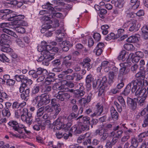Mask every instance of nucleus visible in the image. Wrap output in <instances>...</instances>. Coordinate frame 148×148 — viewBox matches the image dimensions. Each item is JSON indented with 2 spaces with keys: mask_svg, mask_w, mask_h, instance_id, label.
Instances as JSON below:
<instances>
[{
  "mask_svg": "<svg viewBox=\"0 0 148 148\" xmlns=\"http://www.w3.org/2000/svg\"><path fill=\"white\" fill-rule=\"evenodd\" d=\"M14 17H12L13 21H20L21 20L23 19L24 18V16L22 15H18L16 14H13Z\"/></svg>",
  "mask_w": 148,
  "mask_h": 148,
  "instance_id": "obj_37",
  "label": "nucleus"
},
{
  "mask_svg": "<svg viewBox=\"0 0 148 148\" xmlns=\"http://www.w3.org/2000/svg\"><path fill=\"white\" fill-rule=\"evenodd\" d=\"M52 5L49 3H48L45 5H42V7L44 9H46L49 10V13L51 14H53V16L57 18H64L63 15L62 14L59 12L54 13L53 12L54 9L51 6Z\"/></svg>",
  "mask_w": 148,
  "mask_h": 148,
  "instance_id": "obj_7",
  "label": "nucleus"
},
{
  "mask_svg": "<svg viewBox=\"0 0 148 148\" xmlns=\"http://www.w3.org/2000/svg\"><path fill=\"white\" fill-rule=\"evenodd\" d=\"M93 37L95 40L97 42L99 41L101 38V35L98 33H95Z\"/></svg>",
  "mask_w": 148,
  "mask_h": 148,
  "instance_id": "obj_53",
  "label": "nucleus"
},
{
  "mask_svg": "<svg viewBox=\"0 0 148 148\" xmlns=\"http://www.w3.org/2000/svg\"><path fill=\"white\" fill-rule=\"evenodd\" d=\"M90 118L88 116H84L82 118V122L83 124L89 125L90 124Z\"/></svg>",
  "mask_w": 148,
  "mask_h": 148,
  "instance_id": "obj_39",
  "label": "nucleus"
},
{
  "mask_svg": "<svg viewBox=\"0 0 148 148\" xmlns=\"http://www.w3.org/2000/svg\"><path fill=\"white\" fill-rule=\"evenodd\" d=\"M2 114L3 117L8 118L10 116L11 114L9 109L8 107H6L2 111Z\"/></svg>",
  "mask_w": 148,
  "mask_h": 148,
  "instance_id": "obj_25",
  "label": "nucleus"
},
{
  "mask_svg": "<svg viewBox=\"0 0 148 148\" xmlns=\"http://www.w3.org/2000/svg\"><path fill=\"white\" fill-rule=\"evenodd\" d=\"M93 80V78L92 75L90 74L88 75L86 77V83H91Z\"/></svg>",
  "mask_w": 148,
  "mask_h": 148,
  "instance_id": "obj_48",
  "label": "nucleus"
},
{
  "mask_svg": "<svg viewBox=\"0 0 148 148\" xmlns=\"http://www.w3.org/2000/svg\"><path fill=\"white\" fill-rule=\"evenodd\" d=\"M79 102L80 103V106L84 107H85L86 105L89 103L85 98H83L79 100Z\"/></svg>",
  "mask_w": 148,
  "mask_h": 148,
  "instance_id": "obj_40",
  "label": "nucleus"
},
{
  "mask_svg": "<svg viewBox=\"0 0 148 148\" xmlns=\"http://www.w3.org/2000/svg\"><path fill=\"white\" fill-rule=\"evenodd\" d=\"M1 37L0 43H9L10 42V37L6 34H2Z\"/></svg>",
  "mask_w": 148,
  "mask_h": 148,
  "instance_id": "obj_18",
  "label": "nucleus"
},
{
  "mask_svg": "<svg viewBox=\"0 0 148 148\" xmlns=\"http://www.w3.org/2000/svg\"><path fill=\"white\" fill-rule=\"evenodd\" d=\"M112 70L114 71H110L108 74L109 81L108 83L110 84H112L113 82L114 77L118 71V69L115 67H113Z\"/></svg>",
  "mask_w": 148,
  "mask_h": 148,
  "instance_id": "obj_11",
  "label": "nucleus"
},
{
  "mask_svg": "<svg viewBox=\"0 0 148 148\" xmlns=\"http://www.w3.org/2000/svg\"><path fill=\"white\" fill-rule=\"evenodd\" d=\"M78 114H75L74 112L71 113L68 116L67 119L70 120L73 118H75L78 116Z\"/></svg>",
  "mask_w": 148,
  "mask_h": 148,
  "instance_id": "obj_46",
  "label": "nucleus"
},
{
  "mask_svg": "<svg viewBox=\"0 0 148 148\" xmlns=\"http://www.w3.org/2000/svg\"><path fill=\"white\" fill-rule=\"evenodd\" d=\"M135 77L139 80H143L145 77V73L143 71H140L135 75Z\"/></svg>",
  "mask_w": 148,
  "mask_h": 148,
  "instance_id": "obj_31",
  "label": "nucleus"
},
{
  "mask_svg": "<svg viewBox=\"0 0 148 148\" xmlns=\"http://www.w3.org/2000/svg\"><path fill=\"white\" fill-rule=\"evenodd\" d=\"M136 23L135 21H130L129 27V30L130 32L135 31L138 29L136 26Z\"/></svg>",
  "mask_w": 148,
  "mask_h": 148,
  "instance_id": "obj_21",
  "label": "nucleus"
},
{
  "mask_svg": "<svg viewBox=\"0 0 148 148\" xmlns=\"http://www.w3.org/2000/svg\"><path fill=\"white\" fill-rule=\"evenodd\" d=\"M64 36L65 34L64 33L59 34V35L58 36L56 39V41L58 42H60L62 41L63 40V39L64 37Z\"/></svg>",
  "mask_w": 148,
  "mask_h": 148,
  "instance_id": "obj_49",
  "label": "nucleus"
},
{
  "mask_svg": "<svg viewBox=\"0 0 148 148\" xmlns=\"http://www.w3.org/2000/svg\"><path fill=\"white\" fill-rule=\"evenodd\" d=\"M118 99L123 107L125 108L126 105L123 98L122 96H119L118 97Z\"/></svg>",
  "mask_w": 148,
  "mask_h": 148,
  "instance_id": "obj_38",
  "label": "nucleus"
},
{
  "mask_svg": "<svg viewBox=\"0 0 148 148\" xmlns=\"http://www.w3.org/2000/svg\"><path fill=\"white\" fill-rule=\"evenodd\" d=\"M137 79L133 80L127 86L123 92V94L124 95L127 96L129 94L131 91L132 86H133L132 88V92L134 93L135 92V89L136 88V86L137 84Z\"/></svg>",
  "mask_w": 148,
  "mask_h": 148,
  "instance_id": "obj_4",
  "label": "nucleus"
},
{
  "mask_svg": "<svg viewBox=\"0 0 148 148\" xmlns=\"http://www.w3.org/2000/svg\"><path fill=\"white\" fill-rule=\"evenodd\" d=\"M44 108L43 107H41L40 108L37 110V117H41L43 115L44 113Z\"/></svg>",
  "mask_w": 148,
  "mask_h": 148,
  "instance_id": "obj_44",
  "label": "nucleus"
},
{
  "mask_svg": "<svg viewBox=\"0 0 148 148\" xmlns=\"http://www.w3.org/2000/svg\"><path fill=\"white\" fill-rule=\"evenodd\" d=\"M0 60L2 62L5 61L7 62H8L9 61V60L5 55L2 54L0 56Z\"/></svg>",
  "mask_w": 148,
  "mask_h": 148,
  "instance_id": "obj_56",
  "label": "nucleus"
},
{
  "mask_svg": "<svg viewBox=\"0 0 148 148\" xmlns=\"http://www.w3.org/2000/svg\"><path fill=\"white\" fill-rule=\"evenodd\" d=\"M113 130L114 131H116V136L113 138L112 140L113 142L114 141L115 142H116L117 141L116 138H121L122 135L123 133V131L119 125L115 127L113 129Z\"/></svg>",
  "mask_w": 148,
  "mask_h": 148,
  "instance_id": "obj_10",
  "label": "nucleus"
},
{
  "mask_svg": "<svg viewBox=\"0 0 148 148\" xmlns=\"http://www.w3.org/2000/svg\"><path fill=\"white\" fill-rule=\"evenodd\" d=\"M32 114L28 112V110L26 108H23L22 114L21 115V120L23 122H26L29 125H31L32 123Z\"/></svg>",
  "mask_w": 148,
  "mask_h": 148,
  "instance_id": "obj_3",
  "label": "nucleus"
},
{
  "mask_svg": "<svg viewBox=\"0 0 148 148\" xmlns=\"http://www.w3.org/2000/svg\"><path fill=\"white\" fill-rule=\"evenodd\" d=\"M124 3V0H117L115 3V5L120 8L123 7Z\"/></svg>",
  "mask_w": 148,
  "mask_h": 148,
  "instance_id": "obj_36",
  "label": "nucleus"
},
{
  "mask_svg": "<svg viewBox=\"0 0 148 148\" xmlns=\"http://www.w3.org/2000/svg\"><path fill=\"white\" fill-rule=\"evenodd\" d=\"M50 123V121L49 120H46L43 122H42L38 125H39L40 128L42 130H45L46 128L47 125H49Z\"/></svg>",
  "mask_w": 148,
  "mask_h": 148,
  "instance_id": "obj_28",
  "label": "nucleus"
},
{
  "mask_svg": "<svg viewBox=\"0 0 148 148\" xmlns=\"http://www.w3.org/2000/svg\"><path fill=\"white\" fill-rule=\"evenodd\" d=\"M134 54L132 53H130L129 56V58H132V62H138L140 59V58L138 56H135L133 57Z\"/></svg>",
  "mask_w": 148,
  "mask_h": 148,
  "instance_id": "obj_29",
  "label": "nucleus"
},
{
  "mask_svg": "<svg viewBox=\"0 0 148 148\" xmlns=\"http://www.w3.org/2000/svg\"><path fill=\"white\" fill-rule=\"evenodd\" d=\"M110 64L107 61L102 62L101 64V67H102L103 68H104L106 67L110 66Z\"/></svg>",
  "mask_w": 148,
  "mask_h": 148,
  "instance_id": "obj_60",
  "label": "nucleus"
},
{
  "mask_svg": "<svg viewBox=\"0 0 148 148\" xmlns=\"http://www.w3.org/2000/svg\"><path fill=\"white\" fill-rule=\"evenodd\" d=\"M136 83L135 91L137 88L138 89L135 92V95L138 98H140L143 96H147V94L146 93V89L143 88L141 85L142 82L137 79Z\"/></svg>",
  "mask_w": 148,
  "mask_h": 148,
  "instance_id": "obj_2",
  "label": "nucleus"
},
{
  "mask_svg": "<svg viewBox=\"0 0 148 148\" xmlns=\"http://www.w3.org/2000/svg\"><path fill=\"white\" fill-rule=\"evenodd\" d=\"M107 77L106 76H104L103 77L101 82V84H102V85L103 86H107Z\"/></svg>",
  "mask_w": 148,
  "mask_h": 148,
  "instance_id": "obj_62",
  "label": "nucleus"
},
{
  "mask_svg": "<svg viewBox=\"0 0 148 148\" xmlns=\"http://www.w3.org/2000/svg\"><path fill=\"white\" fill-rule=\"evenodd\" d=\"M42 107L44 108V110L48 112H52L53 110V107L51 106H49L47 105L46 106H43Z\"/></svg>",
  "mask_w": 148,
  "mask_h": 148,
  "instance_id": "obj_41",
  "label": "nucleus"
},
{
  "mask_svg": "<svg viewBox=\"0 0 148 148\" xmlns=\"http://www.w3.org/2000/svg\"><path fill=\"white\" fill-rule=\"evenodd\" d=\"M127 103L130 105L132 109L133 110H135L136 108L137 103L132 99L130 98H128L127 99Z\"/></svg>",
  "mask_w": 148,
  "mask_h": 148,
  "instance_id": "obj_24",
  "label": "nucleus"
},
{
  "mask_svg": "<svg viewBox=\"0 0 148 148\" xmlns=\"http://www.w3.org/2000/svg\"><path fill=\"white\" fill-rule=\"evenodd\" d=\"M71 125V123H68L66 124H63L62 127L64 128V130L66 132L69 129Z\"/></svg>",
  "mask_w": 148,
  "mask_h": 148,
  "instance_id": "obj_51",
  "label": "nucleus"
},
{
  "mask_svg": "<svg viewBox=\"0 0 148 148\" xmlns=\"http://www.w3.org/2000/svg\"><path fill=\"white\" fill-rule=\"evenodd\" d=\"M109 27L107 25H103L101 27V29L102 30V33L104 35H106L107 34L108 32V29Z\"/></svg>",
  "mask_w": 148,
  "mask_h": 148,
  "instance_id": "obj_35",
  "label": "nucleus"
},
{
  "mask_svg": "<svg viewBox=\"0 0 148 148\" xmlns=\"http://www.w3.org/2000/svg\"><path fill=\"white\" fill-rule=\"evenodd\" d=\"M107 130L106 128H103L101 130H97L95 131L96 134H98L99 136H101L100 138V140L101 141H104L109 136L108 133L107 132Z\"/></svg>",
  "mask_w": 148,
  "mask_h": 148,
  "instance_id": "obj_8",
  "label": "nucleus"
},
{
  "mask_svg": "<svg viewBox=\"0 0 148 148\" xmlns=\"http://www.w3.org/2000/svg\"><path fill=\"white\" fill-rule=\"evenodd\" d=\"M129 72L128 70L126 69V67L124 66L120 69L119 76H121L123 75H125L127 74Z\"/></svg>",
  "mask_w": 148,
  "mask_h": 148,
  "instance_id": "obj_27",
  "label": "nucleus"
},
{
  "mask_svg": "<svg viewBox=\"0 0 148 148\" xmlns=\"http://www.w3.org/2000/svg\"><path fill=\"white\" fill-rule=\"evenodd\" d=\"M52 64L54 66H57L61 64L60 61V60L56 59L52 61Z\"/></svg>",
  "mask_w": 148,
  "mask_h": 148,
  "instance_id": "obj_58",
  "label": "nucleus"
},
{
  "mask_svg": "<svg viewBox=\"0 0 148 148\" xmlns=\"http://www.w3.org/2000/svg\"><path fill=\"white\" fill-rule=\"evenodd\" d=\"M44 20L46 21L51 20L53 19V15L52 14H49L47 15H45L44 16Z\"/></svg>",
  "mask_w": 148,
  "mask_h": 148,
  "instance_id": "obj_57",
  "label": "nucleus"
},
{
  "mask_svg": "<svg viewBox=\"0 0 148 148\" xmlns=\"http://www.w3.org/2000/svg\"><path fill=\"white\" fill-rule=\"evenodd\" d=\"M110 112L112 118L113 120L114 121L117 120L119 118V114L114 107H111Z\"/></svg>",
  "mask_w": 148,
  "mask_h": 148,
  "instance_id": "obj_17",
  "label": "nucleus"
},
{
  "mask_svg": "<svg viewBox=\"0 0 148 148\" xmlns=\"http://www.w3.org/2000/svg\"><path fill=\"white\" fill-rule=\"evenodd\" d=\"M82 64L83 66L86 68L88 71H89L92 67V64L91 60L88 58L84 59Z\"/></svg>",
  "mask_w": 148,
  "mask_h": 148,
  "instance_id": "obj_12",
  "label": "nucleus"
},
{
  "mask_svg": "<svg viewBox=\"0 0 148 148\" xmlns=\"http://www.w3.org/2000/svg\"><path fill=\"white\" fill-rule=\"evenodd\" d=\"M116 38L115 36V34L113 33H111L108 34L105 38V39L107 40H109L112 39Z\"/></svg>",
  "mask_w": 148,
  "mask_h": 148,
  "instance_id": "obj_45",
  "label": "nucleus"
},
{
  "mask_svg": "<svg viewBox=\"0 0 148 148\" xmlns=\"http://www.w3.org/2000/svg\"><path fill=\"white\" fill-rule=\"evenodd\" d=\"M40 97V102L42 104H47L50 103V99L49 95L44 93L41 94Z\"/></svg>",
  "mask_w": 148,
  "mask_h": 148,
  "instance_id": "obj_14",
  "label": "nucleus"
},
{
  "mask_svg": "<svg viewBox=\"0 0 148 148\" xmlns=\"http://www.w3.org/2000/svg\"><path fill=\"white\" fill-rule=\"evenodd\" d=\"M126 40L128 42H135L136 41V38L134 36H132L129 37Z\"/></svg>",
  "mask_w": 148,
  "mask_h": 148,
  "instance_id": "obj_47",
  "label": "nucleus"
},
{
  "mask_svg": "<svg viewBox=\"0 0 148 148\" xmlns=\"http://www.w3.org/2000/svg\"><path fill=\"white\" fill-rule=\"evenodd\" d=\"M85 94V92L84 91H80L79 89L75 90L74 95L76 97L79 98L83 96Z\"/></svg>",
  "mask_w": 148,
  "mask_h": 148,
  "instance_id": "obj_26",
  "label": "nucleus"
},
{
  "mask_svg": "<svg viewBox=\"0 0 148 148\" xmlns=\"http://www.w3.org/2000/svg\"><path fill=\"white\" fill-rule=\"evenodd\" d=\"M138 65L136 64H135L132 66L131 70L133 73H135L136 71L138 70Z\"/></svg>",
  "mask_w": 148,
  "mask_h": 148,
  "instance_id": "obj_61",
  "label": "nucleus"
},
{
  "mask_svg": "<svg viewBox=\"0 0 148 148\" xmlns=\"http://www.w3.org/2000/svg\"><path fill=\"white\" fill-rule=\"evenodd\" d=\"M50 28V27L47 24H45L42 26V28L41 29L40 32L41 33H44L47 29Z\"/></svg>",
  "mask_w": 148,
  "mask_h": 148,
  "instance_id": "obj_50",
  "label": "nucleus"
},
{
  "mask_svg": "<svg viewBox=\"0 0 148 148\" xmlns=\"http://www.w3.org/2000/svg\"><path fill=\"white\" fill-rule=\"evenodd\" d=\"M147 136V134L146 132H143L138 136V140L139 142H141L143 140V139L142 138L145 137L146 136Z\"/></svg>",
  "mask_w": 148,
  "mask_h": 148,
  "instance_id": "obj_54",
  "label": "nucleus"
},
{
  "mask_svg": "<svg viewBox=\"0 0 148 148\" xmlns=\"http://www.w3.org/2000/svg\"><path fill=\"white\" fill-rule=\"evenodd\" d=\"M9 43H0V50L2 51L8 53L12 51V49L10 47Z\"/></svg>",
  "mask_w": 148,
  "mask_h": 148,
  "instance_id": "obj_13",
  "label": "nucleus"
},
{
  "mask_svg": "<svg viewBox=\"0 0 148 148\" xmlns=\"http://www.w3.org/2000/svg\"><path fill=\"white\" fill-rule=\"evenodd\" d=\"M80 127H81V129L82 131L88 130H89V125L87 124H83L82 125H80Z\"/></svg>",
  "mask_w": 148,
  "mask_h": 148,
  "instance_id": "obj_59",
  "label": "nucleus"
},
{
  "mask_svg": "<svg viewBox=\"0 0 148 148\" xmlns=\"http://www.w3.org/2000/svg\"><path fill=\"white\" fill-rule=\"evenodd\" d=\"M70 131L74 133L75 134H80L82 131L80 125H78L77 126L76 125H74L71 127Z\"/></svg>",
  "mask_w": 148,
  "mask_h": 148,
  "instance_id": "obj_19",
  "label": "nucleus"
},
{
  "mask_svg": "<svg viewBox=\"0 0 148 148\" xmlns=\"http://www.w3.org/2000/svg\"><path fill=\"white\" fill-rule=\"evenodd\" d=\"M10 10L8 9L2 10L0 11V18L2 20L13 21V14H10Z\"/></svg>",
  "mask_w": 148,
  "mask_h": 148,
  "instance_id": "obj_5",
  "label": "nucleus"
},
{
  "mask_svg": "<svg viewBox=\"0 0 148 148\" xmlns=\"http://www.w3.org/2000/svg\"><path fill=\"white\" fill-rule=\"evenodd\" d=\"M142 36L145 40H148V27L146 25H144L141 29Z\"/></svg>",
  "mask_w": 148,
  "mask_h": 148,
  "instance_id": "obj_20",
  "label": "nucleus"
},
{
  "mask_svg": "<svg viewBox=\"0 0 148 148\" xmlns=\"http://www.w3.org/2000/svg\"><path fill=\"white\" fill-rule=\"evenodd\" d=\"M40 95L36 96L33 98L32 100L33 103L34 104H36L38 103V106H39L41 105L40 102Z\"/></svg>",
  "mask_w": 148,
  "mask_h": 148,
  "instance_id": "obj_30",
  "label": "nucleus"
},
{
  "mask_svg": "<svg viewBox=\"0 0 148 148\" xmlns=\"http://www.w3.org/2000/svg\"><path fill=\"white\" fill-rule=\"evenodd\" d=\"M119 77L118 78V82L119 83L117 85L116 88L118 89H121L123 87L124 85V83L123 82V79H120Z\"/></svg>",
  "mask_w": 148,
  "mask_h": 148,
  "instance_id": "obj_42",
  "label": "nucleus"
},
{
  "mask_svg": "<svg viewBox=\"0 0 148 148\" xmlns=\"http://www.w3.org/2000/svg\"><path fill=\"white\" fill-rule=\"evenodd\" d=\"M57 100L55 99H52L51 100V105L53 107L56 106L58 105H60L57 102Z\"/></svg>",
  "mask_w": 148,
  "mask_h": 148,
  "instance_id": "obj_63",
  "label": "nucleus"
},
{
  "mask_svg": "<svg viewBox=\"0 0 148 148\" xmlns=\"http://www.w3.org/2000/svg\"><path fill=\"white\" fill-rule=\"evenodd\" d=\"M54 80V78H50L47 77L45 79V83L46 85H49L51 84V83L53 82Z\"/></svg>",
  "mask_w": 148,
  "mask_h": 148,
  "instance_id": "obj_43",
  "label": "nucleus"
},
{
  "mask_svg": "<svg viewBox=\"0 0 148 148\" xmlns=\"http://www.w3.org/2000/svg\"><path fill=\"white\" fill-rule=\"evenodd\" d=\"M73 63L71 62H64L63 64L67 68L71 67Z\"/></svg>",
  "mask_w": 148,
  "mask_h": 148,
  "instance_id": "obj_64",
  "label": "nucleus"
},
{
  "mask_svg": "<svg viewBox=\"0 0 148 148\" xmlns=\"http://www.w3.org/2000/svg\"><path fill=\"white\" fill-rule=\"evenodd\" d=\"M53 124L55 125L54 127V130L56 131V130H64V128H62V123L60 121L59 119H57L53 123Z\"/></svg>",
  "mask_w": 148,
  "mask_h": 148,
  "instance_id": "obj_16",
  "label": "nucleus"
},
{
  "mask_svg": "<svg viewBox=\"0 0 148 148\" xmlns=\"http://www.w3.org/2000/svg\"><path fill=\"white\" fill-rule=\"evenodd\" d=\"M27 85H29L27 83H21V86L19 88V92L20 93L23 92L25 90V88L26 87Z\"/></svg>",
  "mask_w": 148,
  "mask_h": 148,
  "instance_id": "obj_55",
  "label": "nucleus"
},
{
  "mask_svg": "<svg viewBox=\"0 0 148 148\" xmlns=\"http://www.w3.org/2000/svg\"><path fill=\"white\" fill-rule=\"evenodd\" d=\"M8 124L10 126L12 127L13 130L19 134H22L23 130L27 133L29 132L26 130V127L24 125L19 124L16 121L11 120L9 122Z\"/></svg>",
  "mask_w": 148,
  "mask_h": 148,
  "instance_id": "obj_1",
  "label": "nucleus"
},
{
  "mask_svg": "<svg viewBox=\"0 0 148 148\" xmlns=\"http://www.w3.org/2000/svg\"><path fill=\"white\" fill-rule=\"evenodd\" d=\"M97 108L96 111L91 114V116L93 117L96 116H99L102 112L103 110V107L101 106L100 103H98L96 106Z\"/></svg>",
  "mask_w": 148,
  "mask_h": 148,
  "instance_id": "obj_15",
  "label": "nucleus"
},
{
  "mask_svg": "<svg viewBox=\"0 0 148 148\" xmlns=\"http://www.w3.org/2000/svg\"><path fill=\"white\" fill-rule=\"evenodd\" d=\"M147 96H143L141 97L140 98H134L135 99L137 100L138 101V105L140 106H143L146 103V99Z\"/></svg>",
  "mask_w": 148,
  "mask_h": 148,
  "instance_id": "obj_22",
  "label": "nucleus"
},
{
  "mask_svg": "<svg viewBox=\"0 0 148 148\" xmlns=\"http://www.w3.org/2000/svg\"><path fill=\"white\" fill-rule=\"evenodd\" d=\"M53 109L55 110V114L53 116V118H56V116L59 114L61 111V109L60 105H58L56 106L53 107Z\"/></svg>",
  "mask_w": 148,
  "mask_h": 148,
  "instance_id": "obj_33",
  "label": "nucleus"
},
{
  "mask_svg": "<svg viewBox=\"0 0 148 148\" xmlns=\"http://www.w3.org/2000/svg\"><path fill=\"white\" fill-rule=\"evenodd\" d=\"M41 47L42 48L41 46H38V50L39 51L41 52L42 54L45 56V59L46 60L50 61L54 58V55L51 53V52L47 50H42L41 49H39Z\"/></svg>",
  "mask_w": 148,
  "mask_h": 148,
  "instance_id": "obj_9",
  "label": "nucleus"
},
{
  "mask_svg": "<svg viewBox=\"0 0 148 148\" xmlns=\"http://www.w3.org/2000/svg\"><path fill=\"white\" fill-rule=\"evenodd\" d=\"M126 53V51L125 50L121 51L118 57V59L119 60H122V61H123L125 58V56Z\"/></svg>",
  "mask_w": 148,
  "mask_h": 148,
  "instance_id": "obj_32",
  "label": "nucleus"
},
{
  "mask_svg": "<svg viewBox=\"0 0 148 148\" xmlns=\"http://www.w3.org/2000/svg\"><path fill=\"white\" fill-rule=\"evenodd\" d=\"M40 87L38 86H34L32 90V95L33 96L35 95L39 91Z\"/></svg>",
  "mask_w": 148,
  "mask_h": 148,
  "instance_id": "obj_34",
  "label": "nucleus"
},
{
  "mask_svg": "<svg viewBox=\"0 0 148 148\" xmlns=\"http://www.w3.org/2000/svg\"><path fill=\"white\" fill-rule=\"evenodd\" d=\"M73 74V79L74 78H76L75 79L76 81L79 80L82 78V76L79 73H75Z\"/></svg>",
  "mask_w": 148,
  "mask_h": 148,
  "instance_id": "obj_52",
  "label": "nucleus"
},
{
  "mask_svg": "<svg viewBox=\"0 0 148 148\" xmlns=\"http://www.w3.org/2000/svg\"><path fill=\"white\" fill-rule=\"evenodd\" d=\"M16 81L17 82H21V83H27L29 86L31 85L33 83V81L29 79L23 75H16L14 76Z\"/></svg>",
  "mask_w": 148,
  "mask_h": 148,
  "instance_id": "obj_6",
  "label": "nucleus"
},
{
  "mask_svg": "<svg viewBox=\"0 0 148 148\" xmlns=\"http://www.w3.org/2000/svg\"><path fill=\"white\" fill-rule=\"evenodd\" d=\"M47 71L46 69L40 67L38 68L36 71V73L37 75L36 78L38 77L40 75L42 74L44 75L45 74H47Z\"/></svg>",
  "mask_w": 148,
  "mask_h": 148,
  "instance_id": "obj_23",
  "label": "nucleus"
}]
</instances>
